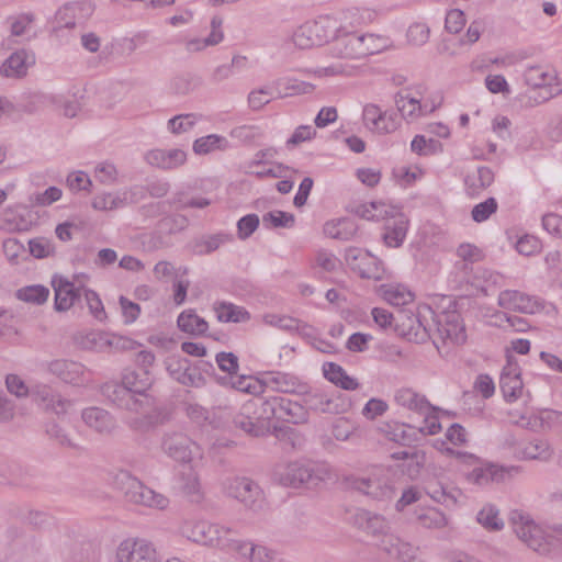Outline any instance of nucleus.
<instances>
[{
	"mask_svg": "<svg viewBox=\"0 0 562 562\" xmlns=\"http://www.w3.org/2000/svg\"><path fill=\"white\" fill-rule=\"evenodd\" d=\"M465 24V16L461 10L454 9L448 12L445 21V27L449 33H459Z\"/></svg>",
	"mask_w": 562,
	"mask_h": 562,
	"instance_id": "nucleus-63",
	"label": "nucleus"
},
{
	"mask_svg": "<svg viewBox=\"0 0 562 562\" xmlns=\"http://www.w3.org/2000/svg\"><path fill=\"white\" fill-rule=\"evenodd\" d=\"M248 403L255 404L254 418L265 427V432H267L269 430V422L274 418L279 419V396L267 400L256 398L248 401Z\"/></svg>",
	"mask_w": 562,
	"mask_h": 562,
	"instance_id": "nucleus-22",
	"label": "nucleus"
},
{
	"mask_svg": "<svg viewBox=\"0 0 562 562\" xmlns=\"http://www.w3.org/2000/svg\"><path fill=\"white\" fill-rule=\"evenodd\" d=\"M29 248L31 255L38 259L49 257L55 252L54 244L43 237L31 239L29 241Z\"/></svg>",
	"mask_w": 562,
	"mask_h": 562,
	"instance_id": "nucleus-54",
	"label": "nucleus"
},
{
	"mask_svg": "<svg viewBox=\"0 0 562 562\" xmlns=\"http://www.w3.org/2000/svg\"><path fill=\"white\" fill-rule=\"evenodd\" d=\"M499 385L507 402L516 401L524 387L520 374L512 366L506 367L502 372Z\"/></svg>",
	"mask_w": 562,
	"mask_h": 562,
	"instance_id": "nucleus-26",
	"label": "nucleus"
},
{
	"mask_svg": "<svg viewBox=\"0 0 562 562\" xmlns=\"http://www.w3.org/2000/svg\"><path fill=\"white\" fill-rule=\"evenodd\" d=\"M75 342L85 350L103 352L112 349L111 335L103 331L80 333L75 336Z\"/></svg>",
	"mask_w": 562,
	"mask_h": 562,
	"instance_id": "nucleus-25",
	"label": "nucleus"
},
{
	"mask_svg": "<svg viewBox=\"0 0 562 562\" xmlns=\"http://www.w3.org/2000/svg\"><path fill=\"white\" fill-rule=\"evenodd\" d=\"M178 327L190 335H202L207 330V323L193 311H184L178 317Z\"/></svg>",
	"mask_w": 562,
	"mask_h": 562,
	"instance_id": "nucleus-36",
	"label": "nucleus"
},
{
	"mask_svg": "<svg viewBox=\"0 0 562 562\" xmlns=\"http://www.w3.org/2000/svg\"><path fill=\"white\" fill-rule=\"evenodd\" d=\"M383 299L394 306L409 305L414 301V294L403 285H382Z\"/></svg>",
	"mask_w": 562,
	"mask_h": 562,
	"instance_id": "nucleus-41",
	"label": "nucleus"
},
{
	"mask_svg": "<svg viewBox=\"0 0 562 562\" xmlns=\"http://www.w3.org/2000/svg\"><path fill=\"white\" fill-rule=\"evenodd\" d=\"M236 552L249 562H274L277 558L274 551L248 541L236 544Z\"/></svg>",
	"mask_w": 562,
	"mask_h": 562,
	"instance_id": "nucleus-27",
	"label": "nucleus"
},
{
	"mask_svg": "<svg viewBox=\"0 0 562 562\" xmlns=\"http://www.w3.org/2000/svg\"><path fill=\"white\" fill-rule=\"evenodd\" d=\"M102 395L120 408L138 413L151 404V397L138 398L128 391L123 382L110 381L101 386Z\"/></svg>",
	"mask_w": 562,
	"mask_h": 562,
	"instance_id": "nucleus-9",
	"label": "nucleus"
},
{
	"mask_svg": "<svg viewBox=\"0 0 562 562\" xmlns=\"http://www.w3.org/2000/svg\"><path fill=\"white\" fill-rule=\"evenodd\" d=\"M223 486L227 496L236 499L246 508L258 510L262 507L263 492L254 480L246 476H235L227 479Z\"/></svg>",
	"mask_w": 562,
	"mask_h": 562,
	"instance_id": "nucleus-5",
	"label": "nucleus"
},
{
	"mask_svg": "<svg viewBox=\"0 0 562 562\" xmlns=\"http://www.w3.org/2000/svg\"><path fill=\"white\" fill-rule=\"evenodd\" d=\"M494 181V173L487 167H479L469 172L464 179L467 193L471 196L479 195L488 188Z\"/></svg>",
	"mask_w": 562,
	"mask_h": 562,
	"instance_id": "nucleus-24",
	"label": "nucleus"
},
{
	"mask_svg": "<svg viewBox=\"0 0 562 562\" xmlns=\"http://www.w3.org/2000/svg\"><path fill=\"white\" fill-rule=\"evenodd\" d=\"M339 23L329 15H321L313 21H307L293 33L292 40L301 49L321 46L330 40L337 38Z\"/></svg>",
	"mask_w": 562,
	"mask_h": 562,
	"instance_id": "nucleus-1",
	"label": "nucleus"
},
{
	"mask_svg": "<svg viewBox=\"0 0 562 562\" xmlns=\"http://www.w3.org/2000/svg\"><path fill=\"white\" fill-rule=\"evenodd\" d=\"M345 259L352 270L359 271L362 278H371V274L362 267V262L372 260V257L368 252H363L361 249L350 247L346 250Z\"/></svg>",
	"mask_w": 562,
	"mask_h": 562,
	"instance_id": "nucleus-46",
	"label": "nucleus"
},
{
	"mask_svg": "<svg viewBox=\"0 0 562 562\" xmlns=\"http://www.w3.org/2000/svg\"><path fill=\"white\" fill-rule=\"evenodd\" d=\"M509 521L517 537L530 549L543 553L548 550L542 529L535 524L529 515L519 510H513Z\"/></svg>",
	"mask_w": 562,
	"mask_h": 562,
	"instance_id": "nucleus-7",
	"label": "nucleus"
},
{
	"mask_svg": "<svg viewBox=\"0 0 562 562\" xmlns=\"http://www.w3.org/2000/svg\"><path fill=\"white\" fill-rule=\"evenodd\" d=\"M252 413H255V404L247 402L241 406L240 412L234 416L233 423L236 428L247 435L254 437L263 436L266 434L265 427L254 418Z\"/></svg>",
	"mask_w": 562,
	"mask_h": 562,
	"instance_id": "nucleus-20",
	"label": "nucleus"
},
{
	"mask_svg": "<svg viewBox=\"0 0 562 562\" xmlns=\"http://www.w3.org/2000/svg\"><path fill=\"white\" fill-rule=\"evenodd\" d=\"M52 285L55 292V308L59 312L69 310L83 294L82 289L61 277H54Z\"/></svg>",
	"mask_w": 562,
	"mask_h": 562,
	"instance_id": "nucleus-13",
	"label": "nucleus"
},
{
	"mask_svg": "<svg viewBox=\"0 0 562 562\" xmlns=\"http://www.w3.org/2000/svg\"><path fill=\"white\" fill-rule=\"evenodd\" d=\"M457 255L463 261L462 269H467L468 263L477 262L483 258L481 249L472 244H461Z\"/></svg>",
	"mask_w": 562,
	"mask_h": 562,
	"instance_id": "nucleus-56",
	"label": "nucleus"
},
{
	"mask_svg": "<svg viewBox=\"0 0 562 562\" xmlns=\"http://www.w3.org/2000/svg\"><path fill=\"white\" fill-rule=\"evenodd\" d=\"M47 370L61 381L70 384L81 382L85 375L83 364L66 359H57L48 362Z\"/></svg>",
	"mask_w": 562,
	"mask_h": 562,
	"instance_id": "nucleus-15",
	"label": "nucleus"
},
{
	"mask_svg": "<svg viewBox=\"0 0 562 562\" xmlns=\"http://www.w3.org/2000/svg\"><path fill=\"white\" fill-rule=\"evenodd\" d=\"M358 38L362 40L360 52L361 57L380 53L386 48V42L382 37L374 34L358 35Z\"/></svg>",
	"mask_w": 562,
	"mask_h": 562,
	"instance_id": "nucleus-51",
	"label": "nucleus"
},
{
	"mask_svg": "<svg viewBox=\"0 0 562 562\" xmlns=\"http://www.w3.org/2000/svg\"><path fill=\"white\" fill-rule=\"evenodd\" d=\"M381 551L389 555L393 560L400 562H411L416 555L418 548L412 543L402 540L394 533H384L379 541L375 543Z\"/></svg>",
	"mask_w": 562,
	"mask_h": 562,
	"instance_id": "nucleus-11",
	"label": "nucleus"
},
{
	"mask_svg": "<svg viewBox=\"0 0 562 562\" xmlns=\"http://www.w3.org/2000/svg\"><path fill=\"white\" fill-rule=\"evenodd\" d=\"M180 485L179 488L181 493L191 502V503H201L204 498V493L202 491L201 482L199 474L189 470L187 472H182L179 479Z\"/></svg>",
	"mask_w": 562,
	"mask_h": 562,
	"instance_id": "nucleus-28",
	"label": "nucleus"
},
{
	"mask_svg": "<svg viewBox=\"0 0 562 562\" xmlns=\"http://www.w3.org/2000/svg\"><path fill=\"white\" fill-rule=\"evenodd\" d=\"M137 414L138 416L131 418L128 426L131 429L139 432H146L158 425L165 424L169 419L167 413L161 409L153 408V403L149 407L145 408V411L138 412Z\"/></svg>",
	"mask_w": 562,
	"mask_h": 562,
	"instance_id": "nucleus-17",
	"label": "nucleus"
},
{
	"mask_svg": "<svg viewBox=\"0 0 562 562\" xmlns=\"http://www.w3.org/2000/svg\"><path fill=\"white\" fill-rule=\"evenodd\" d=\"M467 340L465 327L458 312H445L434 318V344L440 349L439 342L443 346L462 345Z\"/></svg>",
	"mask_w": 562,
	"mask_h": 562,
	"instance_id": "nucleus-3",
	"label": "nucleus"
},
{
	"mask_svg": "<svg viewBox=\"0 0 562 562\" xmlns=\"http://www.w3.org/2000/svg\"><path fill=\"white\" fill-rule=\"evenodd\" d=\"M542 226L548 233L562 238V217L560 215L555 213L546 214L542 217Z\"/></svg>",
	"mask_w": 562,
	"mask_h": 562,
	"instance_id": "nucleus-64",
	"label": "nucleus"
},
{
	"mask_svg": "<svg viewBox=\"0 0 562 562\" xmlns=\"http://www.w3.org/2000/svg\"><path fill=\"white\" fill-rule=\"evenodd\" d=\"M294 222L295 217L293 214L279 210L266 213L262 216V223L268 227L271 226L290 228L294 225Z\"/></svg>",
	"mask_w": 562,
	"mask_h": 562,
	"instance_id": "nucleus-50",
	"label": "nucleus"
},
{
	"mask_svg": "<svg viewBox=\"0 0 562 562\" xmlns=\"http://www.w3.org/2000/svg\"><path fill=\"white\" fill-rule=\"evenodd\" d=\"M217 319L224 323H241L250 318V314L241 306L233 303L220 302L214 305Z\"/></svg>",
	"mask_w": 562,
	"mask_h": 562,
	"instance_id": "nucleus-34",
	"label": "nucleus"
},
{
	"mask_svg": "<svg viewBox=\"0 0 562 562\" xmlns=\"http://www.w3.org/2000/svg\"><path fill=\"white\" fill-rule=\"evenodd\" d=\"M81 7L78 3L66 4L60 8L55 15L54 32L59 29H72L76 25L77 12L81 11Z\"/></svg>",
	"mask_w": 562,
	"mask_h": 562,
	"instance_id": "nucleus-43",
	"label": "nucleus"
},
{
	"mask_svg": "<svg viewBox=\"0 0 562 562\" xmlns=\"http://www.w3.org/2000/svg\"><path fill=\"white\" fill-rule=\"evenodd\" d=\"M362 40L358 38L356 34H346L341 38H337L331 47L333 56L337 58H360Z\"/></svg>",
	"mask_w": 562,
	"mask_h": 562,
	"instance_id": "nucleus-30",
	"label": "nucleus"
},
{
	"mask_svg": "<svg viewBox=\"0 0 562 562\" xmlns=\"http://www.w3.org/2000/svg\"><path fill=\"white\" fill-rule=\"evenodd\" d=\"M259 226V217L256 214H248L241 217L237 223L238 235L240 239L248 238Z\"/></svg>",
	"mask_w": 562,
	"mask_h": 562,
	"instance_id": "nucleus-62",
	"label": "nucleus"
},
{
	"mask_svg": "<svg viewBox=\"0 0 562 562\" xmlns=\"http://www.w3.org/2000/svg\"><path fill=\"white\" fill-rule=\"evenodd\" d=\"M405 338L416 342L425 341L427 338L434 340V318L431 323H425L419 314L416 315V323Z\"/></svg>",
	"mask_w": 562,
	"mask_h": 562,
	"instance_id": "nucleus-47",
	"label": "nucleus"
},
{
	"mask_svg": "<svg viewBox=\"0 0 562 562\" xmlns=\"http://www.w3.org/2000/svg\"><path fill=\"white\" fill-rule=\"evenodd\" d=\"M49 295V290L43 285H29L18 290L16 297L34 304H43Z\"/></svg>",
	"mask_w": 562,
	"mask_h": 562,
	"instance_id": "nucleus-45",
	"label": "nucleus"
},
{
	"mask_svg": "<svg viewBox=\"0 0 562 562\" xmlns=\"http://www.w3.org/2000/svg\"><path fill=\"white\" fill-rule=\"evenodd\" d=\"M214 536L211 547L223 550H232L236 552V544H240V540L235 539L237 531L222 525L214 524Z\"/></svg>",
	"mask_w": 562,
	"mask_h": 562,
	"instance_id": "nucleus-39",
	"label": "nucleus"
},
{
	"mask_svg": "<svg viewBox=\"0 0 562 562\" xmlns=\"http://www.w3.org/2000/svg\"><path fill=\"white\" fill-rule=\"evenodd\" d=\"M279 420L299 424L305 420V411L302 405L279 396Z\"/></svg>",
	"mask_w": 562,
	"mask_h": 562,
	"instance_id": "nucleus-38",
	"label": "nucleus"
},
{
	"mask_svg": "<svg viewBox=\"0 0 562 562\" xmlns=\"http://www.w3.org/2000/svg\"><path fill=\"white\" fill-rule=\"evenodd\" d=\"M505 473L504 468L496 465H488L486 468H475L467 476L469 482L477 485H485L490 482H499L503 480Z\"/></svg>",
	"mask_w": 562,
	"mask_h": 562,
	"instance_id": "nucleus-40",
	"label": "nucleus"
},
{
	"mask_svg": "<svg viewBox=\"0 0 562 562\" xmlns=\"http://www.w3.org/2000/svg\"><path fill=\"white\" fill-rule=\"evenodd\" d=\"M81 417L89 428L101 435H109L116 427L115 418L101 407H88L82 411Z\"/></svg>",
	"mask_w": 562,
	"mask_h": 562,
	"instance_id": "nucleus-14",
	"label": "nucleus"
},
{
	"mask_svg": "<svg viewBox=\"0 0 562 562\" xmlns=\"http://www.w3.org/2000/svg\"><path fill=\"white\" fill-rule=\"evenodd\" d=\"M415 323L416 315L412 311L400 308L394 315V331L406 337Z\"/></svg>",
	"mask_w": 562,
	"mask_h": 562,
	"instance_id": "nucleus-49",
	"label": "nucleus"
},
{
	"mask_svg": "<svg viewBox=\"0 0 562 562\" xmlns=\"http://www.w3.org/2000/svg\"><path fill=\"white\" fill-rule=\"evenodd\" d=\"M225 138L215 134H211L198 138L193 144V150L198 155H206L215 149H222Z\"/></svg>",
	"mask_w": 562,
	"mask_h": 562,
	"instance_id": "nucleus-48",
	"label": "nucleus"
},
{
	"mask_svg": "<svg viewBox=\"0 0 562 562\" xmlns=\"http://www.w3.org/2000/svg\"><path fill=\"white\" fill-rule=\"evenodd\" d=\"M125 200V198L121 199L120 196H114L111 193H104L93 199L92 206L100 211L114 210L124 205Z\"/></svg>",
	"mask_w": 562,
	"mask_h": 562,
	"instance_id": "nucleus-58",
	"label": "nucleus"
},
{
	"mask_svg": "<svg viewBox=\"0 0 562 562\" xmlns=\"http://www.w3.org/2000/svg\"><path fill=\"white\" fill-rule=\"evenodd\" d=\"M161 448L169 458L180 463H190L194 458L202 457L200 446L182 431L166 432Z\"/></svg>",
	"mask_w": 562,
	"mask_h": 562,
	"instance_id": "nucleus-6",
	"label": "nucleus"
},
{
	"mask_svg": "<svg viewBox=\"0 0 562 562\" xmlns=\"http://www.w3.org/2000/svg\"><path fill=\"white\" fill-rule=\"evenodd\" d=\"M524 78L526 85L532 89L542 90L538 97L533 98L536 103L548 101L559 93V91L553 92L551 88V82L555 79L554 76L544 71L541 67L532 66L527 68L524 74Z\"/></svg>",
	"mask_w": 562,
	"mask_h": 562,
	"instance_id": "nucleus-12",
	"label": "nucleus"
},
{
	"mask_svg": "<svg viewBox=\"0 0 562 562\" xmlns=\"http://www.w3.org/2000/svg\"><path fill=\"white\" fill-rule=\"evenodd\" d=\"M223 19L221 16H214L211 21L212 31L207 37L203 41L192 40L188 43L189 50H200L205 46H213L221 43L224 38L222 31Z\"/></svg>",
	"mask_w": 562,
	"mask_h": 562,
	"instance_id": "nucleus-42",
	"label": "nucleus"
},
{
	"mask_svg": "<svg viewBox=\"0 0 562 562\" xmlns=\"http://www.w3.org/2000/svg\"><path fill=\"white\" fill-rule=\"evenodd\" d=\"M356 488L375 499L391 498L393 488L387 483H381L376 477L360 479L356 482Z\"/></svg>",
	"mask_w": 562,
	"mask_h": 562,
	"instance_id": "nucleus-31",
	"label": "nucleus"
},
{
	"mask_svg": "<svg viewBox=\"0 0 562 562\" xmlns=\"http://www.w3.org/2000/svg\"><path fill=\"white\" fill-rule=\"evenodd\" d=\"M310 407L316 412L325 414H342L346 413L351 403L342 394L326 396L323 394L313 395L310 401Z\"/></svg>",
	"mask_w": 562,
	"mask_h": 562,
	"instance_id": "nucleus-16",
	"label": "nucleus"
},
{
	"mask_svg": "<svg viewBox=\"0 0 562 562\" xmlns=\"http://www.w3.org/2000/svg\"><path fill=\"white\" fill-rule=\"evenodd\" d=\"M122 382L131 391L135 397H149L146 392L153 385V378L148 370L126 371L122 376Z\"/></svg>",
	"mask_w": 562,
	"mask_h": 562,
	"instance_id": "nucleus-23",
	"label": "nucleus"
},
{
	"mask_svg": "<svg viewBox=\"0 0 562 562\" xmlns=\"http://www.w3.org/2000/svg\"><path fill=\"white\" fill-rule=\"evenodd\" d=\"M357 231L358 226L356 223L348 218L327 222L324 225L325 235L339 240H350L356 235Z\"/></svg>",
	"mask_w": 562,
	"mask_h": 562,
	"instance_id": "nucleus-32",
	"label": "nucleus"
},
{
	"mask_svg": "<svg viewBox=\"0 0 562 562\" xmlns=\"http://www.w3.org/2000/svg\"><path fill=\"white\" fill-rule=\"evenodd\" d=\"M395 103L398 112L405 120H414L423 114V105L419 100L415 98H408L397 93Z\"/></svg>",
	"mask_w": 562,
	"mask_h": 562,
	"instance_id": "nucleus-44",
	"label": "nucleus"
},
{
	"mask_svg": "<svg viewBox=\"0 0 562 562\" xmlns=\"http://www.w3.org/2000/svg\"><path fill=\"white\" fill-rule=\"evenodd\" d=\"M353 524L364 532L376 537L378 541L384 533H387L385 531V520L381 516L372 514L368 510H358L353 515Z\"/></svg>",
	"mask_w": 562,
	"mask_h": 562,
	"instance_id": "nucleus-21",
	"label": "nucleus"
},
{
	"mask_svg": "<svg viewBox=\"0 0 562 562\" xmlns=\"http://www.w3.org/2000/svg\"><path fill=\"white\" fill-rule=\"evenodd\" d=\"M363 121L371 131L379 134L390 133L392 124H386V112L375 104H367L363 109Z\"/></svg>",
	"mask_w": 562,
	"mask_h": 562,
	"instance_id": "nucleus-33",
	"label": "nucleus"
},
{
	"mask_svg": "<svg viewBox=\"0 0 562 562\" xmlns=\"http://www.w3.org/2000/svg\"><path fill=\"white\" fill-rule=\"evenodd\" d=\"M395 401L398 405L420 415H427L434 411L427 398L412 389L398 390L395 394Z\"/></svg>",
	"mask_w": 562,
	"mask_h": 562,
	"instance_id": "nucleus-19",
	"label": "nucleus"
},
{
	"mask_svg": "<svg viewBox=\"0 0 562 562\" xmlns=\"http://www.w3.org/2000/svg\"><path fill=\"white\" fill-rule=\"evenodd\" d=\"M427 494L437 503H440L447 507L454 506L457 498L454 495L448 493L442 486L438 484H429L427 486Z\"/></svg>",
	"mask_w": 562,
	"mask_h": 562,
	"instance_id": "nucleus-60",
	"label": "nucleus"
},
{
	"mask_svg": "<svg viewBox=\"0 0 562 562\" xmlns=\"http://www.w3.org/2000/svg\"><path fill=\"white\" fill-rule=\"evenodd\" d=\"M265 384L272 391L281 393H294L297 391L300 383L299 381L286 373H270L265 379Z\"/></svg>",
	"mask_w": 562,
	"mask_h": 562,
	"instance_id": "nucleus-37",
	"label": "nucleus"
},
{
	"mask_svg": "<svg viewBox=\"0 0 562 562\" xmlns=\"http://www.w3.org/2000/svg\"><path fill=\"white\" fill-rule=\"evenodd\" d=\"M27 53L24 49L13 53L1 66V74L5 77L21 78L26 75Z\"/></svg>",
	"mask_w": 562,
	"mask_h": 562,
	"instance_id": "nucleus-35",
	"label": "nucleus"
},
{
	"mask_svg": "<svg viewBox=\"0 0 562 562\" xmlns=\"http://www.w3.org/2000/svg\"><path fill=\"white\" fill-rule=\"evenodd\" d=\"M380 207V204L378 202H370V203H363L355 206L352 212L358 215L361 218L368 220V221H380L384 220L386 212L382 213H374L373 211H378Z\"/></svg>",
	"mask_w": 562,
	"mask_h": 562,
	"instance_id": "nucleus-59",
	"label": "nucleus"
},
{
	"mask_svg": "<svg viewBox=\"0 0 562 562\" xmlns=\"http://www.w3.org/2000/svg\"><path fill=\"white\" fill-rule=\"evenodd\" d=\"M116 562H161L156 544L145 538L131 537L120 542L115 551Z\"/></svg>",
	"mask_w": 562,
	"mask_h": 562,
	"instance_id": "nucleus-4",
	"label": "nucleus"
},
{
	"mask_svg": "<svg viewBox=\"0 0 562 562\" xmlns=\"http://www.w3.org/2000/svg\"><path fill=\"white\" fill-rule=\"evenodd\" d=\"M146 159L153 166L173 169L186 162L187 154L181 149H155L147 154Z\"/></svg>",
	"mask_w": 562,
	"mask_h": 562,
	"instance_id": "nucleus-18",
	"label": "nucleus"
},
{
	"mask_svg": "<svg viewBox=\"0 0 562 562\" xmlns=\"http://www.w3.org/2000/svg\"><path fill=\"white\" fill-rule=\"evenodd\" d=\"M85 300L87 302V306L90 311V313L93 315V317L100 322H103L106 319V313L104 311L103 304L99 297V295L88 289H82Z\"/></svg>",
	"mask_w": 562,
	"mask_h": 562,
	"instance_id": "nucleus-53",
	"label": "nucleus"
},
{
	"mask_svg": "<svg viewBox=\"0 0 562 562\" xmlns=\"http://www.w3.org/2000/svg\"><path fill=\"white\" fill-rule=\"evenodd\" d=\"M274 474L282 485L291 487L306 486L312 488L323 481V476L316 473L313 468L300 462L280 467Z\"/></svg>",
	"mask_w": 562,
	"mask_h": 562,
	"instance_id": "nucleus-8",
	"label": "nucleus"
},
{
	"mask_svg": "<svg viewBox=\"0 0 562 562\" xmlns=\"http://www.w3.org/2000/svg\"><path fill=\"white\" fill-rule=\"evenodd\" d=\"M117 484L124 497L130 503L160 510L167 508L169 505L167 496L145 486L140 481L128 473L120 474L117 476Z\"/></svg>",
	"mask_w": 562,
	"mask_h": 562,
	"instance_id": "nucleus-2",
	"label": "nucleus"
},
{
	"mask_svg": "<svg viewBox=\"0 0 562 562\" xmlns=\"http://www.w3.org/2000/svg\"><path fill=\"white\" fill-rule=\"evenodd\" d=\"M497 302L504 310L524 314H536L543 308V305L536 297L517 290L502 291Z\"/></svg>",
	"mask_w": 562,
	"mask_h": 562,
	"instance_id": "nucleus-10",
	"label": "nucleus"
},
{
	"mask_svg": "<svg viewBox=\"0 0 562 562\" xmlns=\"http://www.w3.org/2000/svg\"><path fill=\"white\" fill-rule=\"evenodd\" d=\"M477 521L487 529L499 530L503 528V520L498 517V510L493 506H486L477 514Z\"/></svg>",
	"mask_w": 562,
	"mask_h": 562,
	"instance_id": "nucleus-52",
	"label": "nucleus"
},
{
	"mask_svg": "<svg viewBox=\"0 0 562 562\" xmlns=\"http://www.w3.org/2000/svg\"><path fill=\"white\" fill-rule=\"evenodd\" d=\"M497 211V202L494 198H488L484 202L476 204L471 212L472 218L476 223L486 221Z\"/></svg>",
	"mask_w": 562,
	"mask_h": 562,
	"instance_id": "nucleus-55",
	"label": "nucleus"
},
{
	"mask_svg": "<svg viewBox=\"0 0 562 562\" xmlns=\"http://www.w3.org/2000/svg\"><path fill=\"white\" fill-rule=\"evenodd\" d=\"M524 453L529 459L547 460L551 456L550 447L546 441L530 442L526 446Z\"/></svg>",
	"mask_w": 562,
	"mask_h": 562,
	"instance_id": "nucleus-61",
	"label": "nucleus"
},
{
	"mask_svg": "<svg viewBox=\"0 0 562 562\" xmlns=\"http://www.w3.org/2000/svg\"><path fill=\"white\" fill-rule=\"evenodd\" d=\"M408 228V220L405 215L398 214L393 218L392 223L385 226L383 239L390 247H400L406 237Z\"/></svg>",
	"mask_w": 562,
	"mask_h": 562,
	"instance_id": "nucleus-29",
	"label": "nucleus"
},
{
	"mask_svg": "<svg viewBox=\"0 0 562 562\" xmlns=\"http://www.w3.org/2000/svg\"><path fill=\"white\" fill-rule=\"evenodd\" d=\"M418 519L426 528H442L447 525L446 516L435 508L427 509Z\"/></svg>",
	"mask_w": 562,
	"mask_h": 562,
	"instance_id": "nucleus-57",
	"label": "nucleus"
}]
</instances>
